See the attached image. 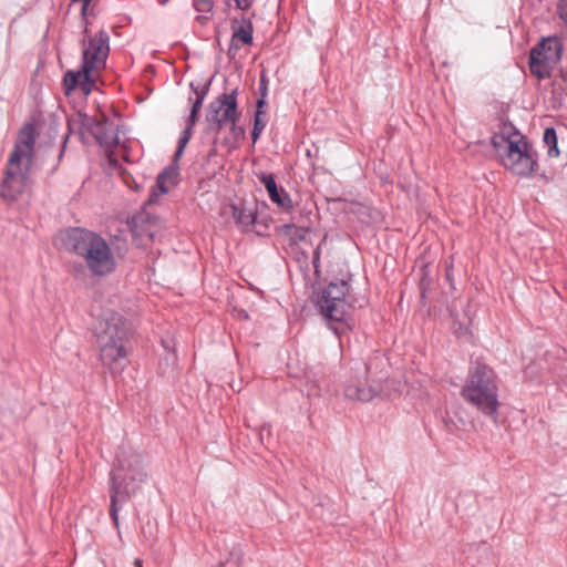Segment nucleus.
Wrapping results in <instances>:
<instances>
[{
  "label": "nucleus",
  "instance_id": "1",
  "mask_svg": "<svg viewBox=\"0 0 567 567\" xmlns=\"http://www.w3.org/2000/svg\"><path fill=\"white\" fill-rule=\"evenodd\" d=\"M64 250L80 256L87 269L97 277H104L116 269V259L105 238L82 227H70L58 236Z\"/></svg>",
  "mask_w": 567,
  "mask_h": 567
},
{
  "label": "nucleus",
  "instance_id": "2",
  "mask_svg": "<svg viewBox=\"0 0 567 567\" xmlns=\"http://www.w3.org/2000/svg\"><path fill=\"white\" fill-rule=\"evenodd\" d=\"M116 461L117 464L111 472L110 477V517L118 529V503H125L135 495L141 484L145 482L147 473L142 456L135 452L123 450L117 454Z\"/></svg>",
  "mask_w": 567,
  "mask_h": 567
},
{
  "label": "nucleus",
  "instance_id": "3",
  "mask_svg": "<svg viewBox=\"0 0 567 567\" xmlns=\"http://www.w3.org/2000/svg\"><path fill=\"white\" fill-rule=\"evenodd\" d=\"M110 37L104 30L99 31L94 37L90 38L87 43L85 39L82 41V63L79 70H69L63 76V90L70 95L76 87L87 96L95 86L94 71L105 66L110 52Z\"/></svg>",
  "mask_w": 567,
  "mask_h": 567
},
{
  "label": "nucleus",
  "instance_id": "4",
  "mask_svg": "<svg viewBox=\"0 0 567 567\" xmlns=\"http://www.w3.org/2000/svg\"><path fill=\"white\" fill-rule=\"evenodd\" d=\"M492 144L505 168L519 176H529L537 168V152L512 123H503Z\"/></svg>",
  "mask_w": 567,
  "mask_h": 567
},
{
  "label": "nucleus",
  "instance_id": "5",
  "mask_svg": "<svg viewBox=\"0 0 567 567\" xmlns=\"http://www.w3.org/2000/svg\"><path fill=\"white\" fill-rule=\"evenodd\" d=\"M94 334L104 365L115 369L127 357L126 343L132 334L130 322L118 312L106 311L97 320Z\"/></svg>",
  "mask_w": 567,
  "mask_h": 567
},
{
  "label": "nucleus",
  "instance_id": "6",
  "mask_svg": "<svg viewBox=\"0 0 567 567\" xmlns=\"http://www.w3.org/2000/svg\"><path fill=\"white\" fill-rule=\"evenodd\" d=\"M461 395L484 415L496 420L499 408L498 384L497 375L489 365L476 362L470 368Z\"/></svg>",
  "mask_w": 567,
  "mask_h": 567
},
{
  "label": "nucleus",
  "instance_id": "7",
  "mask_svg": "<svg viewBox=\"0 0 567 567\" xmlns=\"http://www.w3.org/2000/svg\"><path fill=\"white\" fill-rule=\"evenodd\" d=\"M76 125L81 137L87 133L94 137L96 144L104 151L111 165H116L115 147L120 144L117 130L112 128V123L109 116L104 113L101 118L90 116L85 113L79 112L75 118L68 120L69 133L64 136L58 161L60 162L64 155L69 134L72 133L73 126Z\"/></svg>",
  "mask_w": 567,
  "mask_h": 567
},
{
  "label": "nucleus",
  "instance_id": "8",
  "mask_svg": "<svg viewBox=\"0 0 567 567\" xmlns=\"http://www.w3.org/2000/svg\"><path fill=\"white\" fill-rule=\"evenodd\" d=\"M350 286L348 281L341 279L331 281L328 286L322 288L318 295L317 305L320 308L322 316L330 323H339L340 327L330 326L336 334H340L349 329V316L351 306L347 301Z\"/></svg>",
  "mask_w": 567,
  "mask_h": 567
},
{
  "label": "nucleus",
  "instance_id": "9",
  "mask_svg": "<svg viewBox=\"0 0 567 567\" xmlns=\"http://www.w3.org/2000/svg\"><path fill=\"white\" fill-rule=\"evenodd\" d=\"M238 89L235 87L230 92H225L212 101L206 109L207 131H212L219 135L223 127L228 122L238 121L240 112L238 110Z\"/></svg>",
  "mask_w": 567,
  "mask_h": 567
},
{
  "label": "nucleus",
  "instance_id": "10",
  "mask_svg": "<svg viewBox=\"0 0 567 567\" xmlns=\"http://www.w3.org/2000/svg\"><path fill=\"white\" fill-rule=\"evenodd\" d=\"M30 164L25 167L20 164H10V158L4 169V176L0 186V196L7 203L16 202L24 192L30 182Z\"/></svg>",
  "mask_w": 567,
  "mask_h": 567
},
{
  "label": "nucleus",
  "instance_id": "11",
  "mask_svg": "<svg viewBox=\"0 0 567 567\" xmlns=\"http://www.w3.org/2000/svg\"><path fill=\"white\" fill-rule=\"evenodd\" d=\"M35 126L33 123H25L19 131L16 144L10 154V164H20L22 157H28L31 164L33 158V148L35 144Z\"/></svg>",
  "mask_w": 567,
  "mask_h": 567
},
{
  "label": "nucleus",
  "instance_id": "12",
  "mask_svg": "<svg viewBox=\"0 0 567 567\" xmlns=\"http://www.w3.org/2000/svg\"><path fill=\"white\" fill-rule=\"evenodd\" d=\"M230 207L237 225L246 230H252L259 236L265 235L268 229V224L260 219L256 207H247L244 202L233 204Z\"/></svg>",
  "mask_w": 567,
  "mask_h": 567
},
{
  "label": "nucleus",
  "instance_id": "13",
  "mask_svg": "<svg viewBox=\"0 0 567 567\" xmlns=\"http://www.w3.org/2000/svg\"><path fill=\"white\" fill-rule=\"evenodd\" d=\"M546 41H539L529 52V71L539 80L550 75L547 62L553 60V54L545 52Z\"/></svg>",
  "mask_w": 567,
  "mask_h": 567
},
{
  "label": "nucleus",
  "instance_id": "14",
  "mask_svg": "<svg viewBox=\"0 0 567 567\" xmlns=\"http://www.w3.org/2000/svg\"><path fill=\"white\" fill-rule=\"evenodd\" d=\"M233 30L231 39L245 45H251L254 41V25L246 16L235 17L230 21Z\"/></svg>",
  "mask_w": 567,
  "mask_h": 567
},
{
  "label": "nucleus",
  "instance_id": "15",
  "mask_svg": "<svg viewBox=\"0 0 567 567\" xmlns=\"http://www.w3.org/2000/svg\"><path fill=\"white\" fill-rule=\"evenodd\" d=\"M130 228L135 237H138L141 240L147 238L152 240L154 238V227L155 225L150 220V218L145 214H137L132 217L128 223Z\"/></svg>",
  "mask_w": 567,
  "mask_h": 567
},
{
  "label": "nucleus",
  "instance_id": "16",
  "mask_svg": "<svg viewBox=\"0 0 567 567\" xmlns=\"http://www.w3.org/2000/svg\"><path fill=\"white\" fill-rule=\"evenodd\" d=\"M380 393V390L374 389L371 385L368 384H348L344 388V395L349 400H357L360 402H370L373 400L378 394Z\"/></svg>",
  "mask_w": 567,
  "mask_h": 567
},
{
  "label": "nucleus",
  "instance_id": "17",
  "mask_svg": "<svg viewBox=\"0 0 567 567\" xmlns=\"http://www.w3.org/2000/svg\"><path fill=\"white\" fill-rule=\"evenodd\" d=\"M194 9L200 13L196 17V21L205 25L213 17L214 0H193Z\"/></svg>",
  "mask_w": 567,
  "mask_h": 567
},
{
  "label": "nucleus",
  "instance_id": "18",
  "mask_svg": "<svg viewBox=\"0 0 567 567\" xmlns=\"http://www.w3.org/2000/svg\"><path fill=\"white\" fill-rule=\"evenodd\" d=\"M268 195L271 202L275 203L284 212H290L292 209V200L282 187H278L275 189V192H270Z\"/></svg>",
  "mask_w": 567,
  "mask_h": 567
},
{
  "label": "nucleus",
  "instance_id": "19",
  "mask_svg": "<svg viewBox=\"0 0 567 567\" xmlns=\"http://www.w3.org/2000/svg\"><path fill=\"white\" fill-rule=\"evenodd\" d=\"M543 141L547 146V154L549 157H558L560 152L558 148V137L554 127H547L544 131Z\"/></svg>",
  "mask_w": 567,
  "mask_h": 567
},
{
  "label": "nucleus",
  "instance_id": "20",
  "mask_svg": "<svg viewBox=\"0 0 567 567\" xmlns=\"http://www.w3.org/2000/svg\"><path fill=\"white\" fill-rule=\"evenodd\" d=\"M281 230L290 237L292 244H297L298 241H306V234L309 231V228L297 227L295 224H285L281 226Z\"/></svg>",
  "mask_w": 567,
  "mask_h": 567
},
{
  "label": "nucleus",
  "instance_id": "21",
  "mask_svg": "<svg viewBox=\"0 0 567 567\" xmlns=\"http://www.w3.org/2000/svg\"><path fill=\"white\" fill-rule=\"evenodd\" d=\"M169 192V187L167 186L165 175H157L156 185L152 188L150 197L147 199V204H154L157 200V197L162 194H167Z\"/></svg>",
  "mask_w": 567,
  "mask_h": 567
},
{
  "label": "nucleus",
  "instance_id": "22",
  "mask_svg": "<svg viewBox=\"0 0 567 567\" xmlns=\"http://www.w3.org/2000/svg\"><path fill=\"white\" fill-rule=\"evenodd\" d=\"M159 174L165 175L166 183H169L172 186H176L179 183L178 162H175L173 158L172 163L167 165Z\"/></svg>",
  "mask_w": 567,
  "mask_h": 567
},
{
  "label": "nucleus",
  "instance_id": "23",
  "mask_svg": "<svg viewBox=\"0 0 567 567\" xmlns=\"http://www.w3.org/2000/svg\"><path fill=\"white\" fill-rule=\"evenodd\" d=\"M192 135H193V133L189 132V128L184 130L182 132V135L178 138L176 151L173 155V158L175 159V162H178L181 159L189 140L192 138Z\"/></svg>",
  "mask_w": 567,
  "mask_h": 567
},
{
  "label": "nucleus",
  "instance_id": "24",
  "mask_svg": "<svg viewBox=\"0 0 567 567\" xmlns=\"http://www.w3.org/2000/svg\"><path fill=\"white\" fill-rule=\"evenodd\" d=\"M267 122H268L267 115L255 114L254 127L251 131V138H252L254 143L257 142V140L261 135L262 131L265 130V127L267 125Z\"/></svg>",
  "mask_w": 567,
  "mask_h": 567
},
{
  "label": "nucleus",
  "instance_id": "25",
  "mask_svg": "<svg viewBox=\"0 0 567 567\" xmlns=\"http://www.w3.org/2000/svg\"><path fill=\"white\" fill-rule=\"evenodd\" d=\"M547 45L545 52L553 54V60H559L561 53V43L557 39H545Z\"/></svg>",
  "mask_w": 567,
  "mask_h": 567
},
{
  "label": "nucleus",
  "instance_id": "26",
  "mask_svg": "<svg viewBox=\"0 0 567 567\" xmlns=\"http://www.w3.org/2000/svg\"><path fill=\"white\" fill-rule=\"evenodd\" d=\"M327 238H328V234H324L321 241L317 245V247L313 250L312 266L315 268L316 274H319V271H320L319 268H320L321 247L327 241Z\"/></svg>",
  "mask_w": 567,
  "mask_h": 567
},
{
  "label": "nucleus",
  "instance_id": "27",
  "mask_svg": "<svg viewBox=\"0 0 567 567\" xmlns=\"http://www.w3.org/2000/svg\"><path fill=\"white\" fill-rule=\"evenodd\" d=\"M260 183L265 186L267 189V193L275 192L279 186L277 185L275 177L272 174H261L259 176Z\"/></svg>",
  "mask_w": 567,
  "mask_h": 567
},
{
  "label": "nucleus",
  "instance_id": "28",
  "mask_svg": "<svg viewBox=\"0 0 567 567\" xmlns=\"http://www.w3.org/2000/svg\"><path fill=\"white\" fill-rule=\"evenodd\" d=\"M212 81H213V78H210L202 87H199V86L195 87L194 84L190 83V89L194 91L196 99H198L200 101L205 100L206 95L209 92Z\"/></svg>",
  "mask_w": 567,
  "mask_h": 567
},
{
  "label": "nucleus",
  "instance_id": "29",
  "mask_svg": "<svg viewBox=\"0 0 567 567\" xmlns=\"http://www.w3.org/2000/svg\"><path fill=\"white\" fill-rule=\"evenodd\" d=\"M238 121L229 122L231 124L230 126V133L234 137L235 143H238L240 140L245 138L246 131L243 126L237 125Z\"/></svg>",
  "mask_w": 567,
  "mask_h": 567
},
{
  "label": "nucleus",
  "instance_id": "30",
  "mask_svg": "<svg viewBox=\"0 0 567 567\" xmlns=\"http://www.w3.org/2000/svg\"><path fill=\"white\" fill-rule=\"evenodd\" d=\"M268 83H269V80L267 78L266 71H261L260 79H259V87H258L259 96L267 97Z\"/></svg>",
  "mask_w": 567,
  "mask_h": 567
},
{
  "label": "nucleus",
  "instance_id": "31",
  "mask_svg": "<svg viewBox=\"0 0 567 567\" xmlns=\"http://www.w3.org/2000/svg\"><path fill=\"white\" fill-rule=\"evenodd\" d=\"M267 97L259 96L256 102L255 114L267 115Z\"/></svg>",
  "mask_w": 567,
  "mask_h": 567
},
{
  "label": "nucleus",
  "instance_id": "32",
  "mask_svg": "<svg viewBox=\"0 0 567 567\" xmlns=\"http://www.w3.org/2000/svg\"><path fill=\"white\" fill-rule=\"evenodd\" d=\"M198 116H199V114H196L195 112H189V115L186 118V125H185L184 130L189 128V132L193 133V128L198 121Z\"/></svg>",
  "mask_w": 567,
  "mask_h": 567
},
{
  "label": "nucleus",
  "instance_id": "33",
  "mask_svg": "<svg viewBox=\"0 0 567 567\" xmlns=\"http://www.w3.org/2000/svg\"><path fill=\"white\" fill-rule=\"evenodd\" d=\"M234 1L236 3V8L241 11L249 10L255 2V0H234Z\"/></svg>",
  "mask_w": 567,
  "mask_h": 567
},
{
  "label": "nucleus",
  "instance_id": "34",
  "mask_svg": "<svg viewBox=\"0 0 567 567\" xmlns=\"http://www.w3.org/2000/svg\"><path fill=\"white\" fill-rule=\"evenodd\" d=\"M217 142H218V135H216V133H214L213 145L207 153V162H210L213 159V157H215L217 155Z\"/></svg>",
  "mask_w": 567,
  "mask_h": 567
},
{
  "label": "nucleus",
  "instance_id": "35",
  "mask_svg": "<svg viewBox=\"0 0 567 567\" xmlns=\"http://www.w3.org/2000/svg\"><path fill=\"white\" fill-rule=\"evenodd\" d=\"M239 49H240V45L238 44V42L231 39L230 43H229L228 52H227L228 56L230 59H234Z\"/></svg>",
  "mask_w": 567,
  "mask_h": 567
},
{
  "label": "nucleus",
  "instance_id": "36",
  "mask_svg": "<svg viewBox=\"0 0 567 567\" xmlns=\"http://www.w3.org/2000/svg\"><path fill=\"white\" fill-rule=\"evenodd\" d=\"M189 101L192 102L190 112H195L196 114H199L204 101H200L198 99H195L193 101L192 97H189Z\"/></svg>",
  "mask_w": 567,
  "mask_h": 567
},
{
  "label": "nucleus",
  "instance_id": "37",
  "mask_svg": "<svg viewBox=\"0 0 567 567\" xmlns=\"http://www.w3.org/2000/svg\"><path fill=\"white\" fill-rule=\"evenodd\" d=\"M558 13L564 21H567V7L558 6Z\"/></svg>",
  "mask_w": 567,
  "mask_h": 567
},
{
  "label": "nucleus",
  "instance_id": "38",
  "mask_svg": "<svg viewBox=\"0 0 567 567\" xmlns=\"http://www.w3.org/2000/svg\"><path fill=\"white\" fill-rule=\"evenodd\" d=\"M73 2H82L83 3V9H82V12L84 13L87 6L90 4L91 0H72Z\"/></svg>",
  "mask_w": 567,
  "mask_h": 567
},
{
  "label": "nucleus",
  "instance_id": "39",
  "mask_svg": "<svg viewBox=\"0 0 567 567\" xmlns=\"http://www.w3.org/2000/svg\"><path fill=\"white\" fill-rule=\"evenodd\" d=\"M452 269L453 267L452 266H446V278L450 282H452Z\"/></svg>",
  "mask_w": 567,
  "mask_h": 567
},
{
  "label": "nucleus",
  "instance_id": "40",
  "mask_svg": "<svg viewBox=\"0 0 567 567\" xmlns=\"http://www.w3.org/2000/svg\"><path fill=\"white\" fill-rule=\"evenodd\" d=\"M134 565L135 567H143V561L140 558H136Z\"/></svg>",
  "mask_w": 567,
  "mask_h": 567
},
{
  "label": "nucleus",
  "instance_id": "41",
  "mask_svg": "<svg viewBox=\"0 0 567 567\" xmlns=\"http://www.w3.org/2000/svg\"><path fill=\"white\" fill-rule=\"evenodd\" d=\"M421 296H422V298H424V296H425V290L423 288H422Z\"/></svg>",
  "mask_w": 567,
  "mask_h": 567
},
{
  "label": "nucleus",
  "instance_id": "42",
  "mask_svg": "<svg viewBox=\"0 0 567 567\" xmlns=\"http://www.w3.org/2000/svg\"><path fill=\"white\" fill-rule=\"evenodd\" d=\"M365 371L369 372L370 371V367L369 364H365Z\"/></svg>",
  "mask_w": 567,
  "mask_h": 567
}]
</instances>
